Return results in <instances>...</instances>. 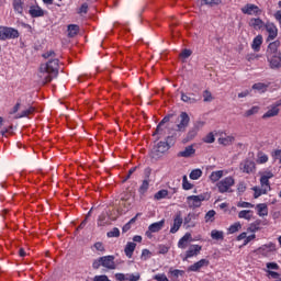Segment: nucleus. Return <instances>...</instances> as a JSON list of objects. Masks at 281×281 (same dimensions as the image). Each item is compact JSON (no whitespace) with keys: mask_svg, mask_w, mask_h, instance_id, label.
Returning <instances> with one entry per match:
<instances>
[{"mask_svg":"<svg viewBox=\"0 0 281 281\" xmlns=\"http://www.w3.org/2000/svg\"><path fill=\"white\" fill-rule=\"evenodd\" d=\"M58 58L49 59L46 64H42L40 66V71L37 74L38 82L41 85H47V82H52L54 78L58 77Z\"/></svg>","mask_w":281,"mask_h":281,"instance_id":"nucleus-1","label":"nucleus"},{"mask_svg":"<svg viewBox=\"0 0 281 281\" xmlns=\"http://www.w3.org/2000/svg\"><path fill=\"white\" fill-rule=\"evenodd\" d=\"M100 267H104V269H108L109 271H113V269H116V265H115V257L114 256H103L100 257L98 259H95L92 262V269H100Z\"/></svg>","mask_w":281,"mask_h":281,"instance_id":"nucleus-2","label":"nucleus"},{"mask_svg":"<svg viewBox=\"0 0 281 281\" xmlns=\"http://www.w3.org/2000/svg\"><path fill=\"white\" fill-rule=\"evenodd\" d=\"M190 126V115L187 112H181L176 121V131L178 133H186Z\"/></svg>","mask_w":281,"mask_h":281,"instance_id":"nucleus-3","label":"nucleus"},{"mask_svg":"<svg viewBox=\"0 0 281 281\" xmlns=\"http://www.w3.org/2000/svg\"><path fill=\"white\" fill-rule=\"evenodd\" d=\"M170 150V145L168 143L159 142L156 146L153 147L150 151L151 159H161L166 153Z\"/></svg>","mask_w":281,"mask_h":281,"instance_id":"nucleus-4","label":"nucleus"},{"mask_svg":"<svg viewBox=\"0 0 281 281\" xmlns=\"http://www.w3.org/2000/svg\"><path fill=\"white\" fill-rule=\"evenodd\" d=\"M205 126V122L203 121H196L193 123V126L190 127V130L187 133V136L183 138V144H188V142H192L196 135H199V130L203 128Z\"/></svg>","mask_w":281,"mask_h":281,"instance_id":"nucleus-5","label":"nucleus"},{"mask_svg":"<svg viewBox=\"0 0 281 281\" xmlns=\"http://www.w3.org/2000/svg\"><path fill=\"white\" fill-rule=\"evenodd\" d=\"M234 183H236V181L234 180L233 177H226L216 183L217 190L221 194H225V192H232L229 188H232Z\"/></svg>","mask_w":281,"mask_h":281,"instance_id":"nucleus-6","label":"nucleus"},{"mask_svg":"<svg viewBox=\"0 0 281 281\" xmlns=\"http://www.w3.org/2000/svg\"><path fill=\"white\" fill-rule=\"evenodd\" d=\"M0 38L7 41V38H19V31L8 26H0Z\"/></svg>","mask_w":281,"mask_h":281,"instance_id":"nucleus-7","label":"nucleus"},{"mask_svg":"<svg viewBox=\"0 0 281 281\" xmlns=\"http://www.w3.org/2000/svg\"><path fill=\"white\" fill-rule=\"evenodd\" d=\"M205 199V195H189L187 198V203L190 210H195V207H201V203H203V200Z\"/></svg>","mask_w":281,"mask_h":281,"instance_id":"nucleus-8","label":"nucleus"},{"mask_svg":"<svg viewBox=\"0 0 281 281\" xmlns=\"http://www.w3.org/2000/svg\"><path fill=\"white\" fill-rule=\"evenodd\" d=\"M164 225H166V220H161L160 222L150 224L148 226V231L146 232V236L150 238L151 234H157V232H161V229H164Z\"/></svg>","mask_w":281,"mask_h":281,"instance_id":"nucleus-9","label":"nucleus"},{"mask_svg":"<svg viewBox=\"0 0 281 281\" xmlns=\"http://www.w3.org/2000/svg\"><path fill=\"white\" fill-rule=\"evenodd\" d=\"M270 69H281V53L267 57Z\"/></svg>","mask_w":281,"mask_h":281,"instance_id":"nucleus-10","label":"nucleus"},{"mask_svg":"<svg viewBox=\"0 0 281 281\" xmlns=\"http://www.w3.org/2000/svg\"><path fill=\"white\" fill-rule=\"evenodd\" d=\"M241 12L243 14H248L250 16L251 15L258 16V14H260L261 11H260V8H258V5L248 3L241 8Z\"/></svg>","mask_w":281,"mask_h":281,"instance_id":"nucleus-11","label":"nucleus"},{"mask_svg":"<svg viewBox=\"0 0 281 281\" xmlns=\"http://www.w3.org/2000/svg\"><path fill=\"white\" fill-rule=\"evenodd\" d=\"M181 225H183V217H181V211H179L173 218V227L170 228V234H177Z\"/></svg>","mask_w":281,"mask_h":281,"instance_id":"nucleus-12","label":"nucleus"},{"mask_svg":"<svg viewBox=\"0 0 281 281\" xmlns=\"http://www.w3.org/2000/svg\"><path fill=\"white\" fill-rule=\"evenodd\" d=\"M280 47V41H274L270 43L266 50V58L269 56H278V48Z\"/></svg>","mask_w":281,"mask_h":281,"instance_id":"nucleus-13","label":"nucleus"},{"mask_svg":"<svg viewBox=\"0 0 281 281\" xmlns=\"http://www.w3.org/2000/svg\"><path fill=\"white\" fill-rule=\"evenodd\" d=\"M280 115V108H277L273 103L268 106V111L262 115V120H269L270 117H278Z\"/></svg>","mask_w":281,"mask_h":281,"instance_id":"nucleus-14","label":"nucleus"},{"mask_svg":"<svg viewBox=\"0 0 281 281\" xmlns=\"http://www.w3.org/2000/svg\"><path fill=\"white\" fill-rule=\"evenodd\" d=\"M172 117H175V114H167L157 125L156 131L153 133V136L155 137V135H161L164 133V128H161V126H164V124H168V122H170Z\"/></svg>","mask_w":281,"mask_h":281,"instance_id":"nucleus-15","label":"nucleus"},{"mask_svg":"<svg viewBox=\"0 0 281 281\" xmlns=\"http://www.w3.org/2000/svg\"><path fill=\"white\" fill-rule=\"evenodd\" d=\"M196 149H194V145L187 146L182 151L178 153V157H183L188 159L190 157H194Z\"/></svg>","mask_w":281,"mask_h":281,"instance_id":"nucleus-16","label":"nucleus"},{"mask_svg":"<svg viewBox=\"0 0 281 281\" xmlns=\"http://www.w3.org/2000/svg\"><path fill=\"white\" fill-rule=\"evenodd\" d=\"M240 168L243 172H246V175H250V172H254V170H256V162H254V160H245L240 164Z\"/></svg>","mask_w":281,"mask_h":281,"instance_id":"nucleus-17","label":"nucleus"},{"mask_svg":"<svg viewBox=\"0 0 281 281\" xmlns=\"http://www.w3.org/2000/svg\"><path fill=\"white\" fill-rule=\"evenodd\" d=\"M202 247L200 245H191L187 250L186 257L183 260H188V258H192L194 256H199L201 254Z\"/></svg>","mask_w":281,"mask_h":281,"instance_id":"nucleus-18","label":"nucleus"},{"mask_svg":"<svg viewBox=\"0 0 281 281\" xmlns=\"http://www.w3.org/2000/svg\"><path fill=\"white\" fill-rule=\"evenodd\" d=\"M265 27L269 33L267 41H273L278 36V27L273 23H267Z\"/></svg>","mask_w":281,"mask_h":281,"instance_id":"nucleus-19","label":"nucleus"},{"mask_svg":"<svg viewBox=\"0 0 281 281\" xmlns=\"http://www.w3.org/2000/svg\"><path fill=\"white\" fill-rule=\"evenodd\" d=\"M210 265V260L207 259H201L200 261H196L195 263L191 265L188 269V271H199L200 269H203V267H207Z\"/></svg>","mask_w":281,"mask_h":281,"instance_id":"nucleus-20","label":"nucleus"},{"mask_svg":"<svg viewBox=\"0 0 281 281\" xmlns=\"http://www.w3.org/2000/svg\"><path fill=\"white\" fill-rule=\"evenodd\" d=\"M188 243H192V234L186 233L183 237L178 241L179 249H186L188 247Z\"/></svg>","mask_w":281,"mask_h":281,"instance_id":"nucleus-21","label":"nucleus"},{"mask_svg":"<svg viewBox=\"0 0 281 281\" xmlns=\"http://www.w3.org/2000/svg\"><path fill=\"white\" fill-rule=\"evenodd\" d=\"M181 100L182 102H186V104H196V102H199V98H196L194 93L188 95L184 92H181Z\"/></svg>","mask_w":281,"mask_h":281,"instance_id":"nucleus-22","label":"nucleus"},{"mask_svg":"<svg viewBox=\"0 0 281 281\" xmlns=\"http://www.w3.org/2000/svg\"><path fill=\"white\" fill-rule=\"evenodd\" d=\"M250 27H254V30H262V27L266 26L265 22L259 18H252L249 21Z\"/></svg>","mask_w":281,"mask_h":281,"instance_id":"nucleus-23","label":"nucleus"},{"mask_svg":"<svg viewBox=\"0 0 281 281\" xmlns=\"http://www.w3.org/2000/svg\"><path fill=\"white\" fill-rule=\"evenodd\" d=\"M137 247V244L130 241L126 244L124 248L125 256L127 258H133V252L135 251V248Z\"/></svg>","mask_w":281,"mask_h":281,"instance_id":"nucleus-24","label":"nucleus"},{"mask_svg":"<svg viewBox=\"0 0 281 281\" xmlns=\"http://www.w3.org/2000/svg\"><path fill=\"white\" fill-rule=\"evenodd\" d=\"M29 13L31 14V16H33L34 19L38 18V16H44L45 15V11H43V9H41L40 7H32L29 10Z\"/></svg>","mask_w":281,"mask_h":281,"instance_id":"nucleus-25","label":"nucleus"},{"mask_svg":"<svg viewBox=\"0 0 281 281\" xmlns=\"http://www.w3.org/2000/svg\"><path fill=\"white\" fill-rule=\"evenodd\" d=\"M262 45V35H257L251 44V47L254 49V52H260V47Z\"/></svg>","mask_w":281,"mask_h":281,"instance_id":"nucleus-26","label":"nucleus"},{"mask_svg":"<svg viewBox=\"0 0 281 281\" xmlns=\"http://www.w3.org/2000/svg\"><path fill=\"white\" fill-rule=\"evenodd\" d=\"M80 32V26L77 24H70L68 25V36L69 38H74V36H77Z\"/></svg>","mask_w":281,"mask_h":281,"instance_id":"nucleus-27","label":"nucleus"},{"mask_svg":"<svg viewBox=\"0 0 281 281\" xmlns=\"http://www.w3.org/2000/svg\"><path fill=\"white\" fill-rule=\"evenodd\" d=\"M235 139L236 138L234 136L222 137V138H218V144H221L222 146H232Z\"/></svg>","mask_w":281,"mask_h":281,"instance_id":"nucleus-28","label":"nucleus"},{"mask_svg":"<svg viewBox=\"0 0 281 281\" xmlns=\"http://www.w3.org/2000/svg\"><path fill=\"white\" fill-rule=\"evenodd\" d=\"M120 204L123 205V207H125V210H128V207H131V194L124 193V195L121 196Z\"/></svg>","mask_w":281,"mask_h":281,"instance_id":"nucleus-29","label":"nucleus"},{"mask_svg":"<svg viewBox=\"0 0 281 281\" xmlns=\"http://www.w3.org/2000/svg\"><path fill=\"white\" fill-rule=\"evenodd\" d=\"M257 210H258V215L259 216H268L269 214V209L265 203L257 204Z\"/></svg>","mask_w":281,"mask_h":281,"instance_id":"nucleus-30","label":"nucleus"},{"mask_svg":"<svg viewBox=\"0 0 281 281\" xmlns=\"http://www.w3.org/2000/svg\"><path fill=\"white\" fill-rule=\"evenodd\" d=\"M223 175H224L223 170L213 171L210 176V179L213 183H216V181H220L221 179H223Z\"/></svg>","mask_w":281,"mask_h":281,"instance_id":"nucleus-31","label":"nucleus"},{"mask_svg":"<svg viewBox=\"0 0 281 281\" xmlns=\"http://www.w3.org/2000/svg\"><path fill=\"white\" fill-rule=\"evenodd\" d=\"M254 199H258L259 196H262V194H267V192H269V189H265V188H258V187H254Z\"/></svg>","mask_w":281,"mask_h":281,"instance_id":"nucleus-32","label":"nucleus"},{"mask_svg":"<svg viewBox=\"0 0 281 281\" xmlns=\"http://www.w3.org/2000/svg\"><path fill=\"white\" fill-rule=\"evenodd\" d=\"M35 109L33 106H30L29 109L22 111L19 115H16L15 120H21V117H27V115H32Z\"/></svg>","mask_w":281,"mask_h":281,"instance_id":"nucleus-33","label":"nucleus"},{"mask_svg":"<svg viewBox=\"0 0 281 281\" xmlns=\"http://www.w3.org/2000/svg\"><path fill=\"white\" fill-rule=\"evenodd\" d=\"M13 8L18 14H23V0H14Z\"/></svg>","mask_w":281,"mask_h":281,"instance_id":"nucleus-34","label":"nucleus"},{"mask_svg":"<svg viewBox=\"0 0 281 281\" xmlns=\"http://www.w3.org/2000/svg\"><path fill=\"white\" fill-rule=\"evenodd\" d=\"M203 176V171L201 169H193L190 172V179H192L193 181H196V179H201V177Z\"/></svg>","mask_w":281,"mask_h":281,"instance_id":"nucleus-35","label":"nucleus"},{"mask_svg":"<svg viewBox=\"0 0 281 281\" xmlns=\"http://www.w3.org/2000/svg\"><path fill=\"white\" fill-rule=\"evenodd\" d=\"M166 196H168V190L162 189L155 193L154 199L156 201H161V199H166Z\"/></svg>","mask_w":281,"mask_h":281,"instance_id":"nucleus-36","label":"nucleus"},{"mask_svg":"<svg viewBox=\"0 0 281 281\" xmlns=\"http://www.w3.org/2000/svg\"><path fill=\"white\" fill-rule=\"evenodd\" d=\"M211 238H213V240H223V238H224L223 232L216 231V229L212 231Z\"/></svg>","mask_w":281,"mask_h":281,"instance_id":"nucleus-37","label":"nucleus"},{"mask_svg":"<svg viewBox=\"0 0 281 281\" xmlns=\"http://www.w3.org/2000/svg\"><path fill=\"white\" fill-rule=\"evenodd\" d=\"M239 218H245L246 221H251V211L244 210L238 213Z\"/></svg>","mask_w":281,"mask_h":281,"instance_id":"nucleus-38","label":"nucleus"},{"mask_svg":"<svg viewBox=\"0 0 281 281\" xmlns=\"http://www.w3.org/2000/svg\"><path fill=\"white\" fill-rule=\"evenodd\" d=\"M258 111H260V106L255 105L245 112V117H251V115H256V113H258Z\"/></svg>","mask_w":281,"mask_h":281,"instance_id":"nucleus-39","label":"nucleus"},{"mask_svg":"<svg viewBox=\"0 0 281 281\" xmlns=\"http://www.w3.org/2000/svg\"><path fill=\"white\" fill-rule=\"evenodd\" d=\"M214 216H216V211L211 210L205 214V222L206 223H214Z\"/></svg>","mask_w":281,"mask_h":281,"instance_id":"nucleus-40","label":"nucleus"},{"mask_svg":"<svg viewBox=\"0 0 281 281\" xmlns=\"http://www.w3.org/2000/svg\"><path fill=\"white\" fill-rule=\"evenodd\" d=\"M108 238H120V228L114 227L112 231L106 233Z\"/></svg>","mask_w":281,"mask_h":281,"instance_id":"nucleus-41","label":"nucleus"},{"mask_svg":"<svg viewBox=\"0 0 281 281\" xmlns=\"http://www.w3.org/2000/svg\"><path fill=\"white\" fill-rule=\"evenodd\" d=\"M204 5H210L211 8H214V5H221L223 3V0H202Z\"/></svg>","mask_w":281,"mask_h":281,"instance_id":"nucleus-42","label":"nucleus"},{"mask_svg":"<svg viewBox=\"0 0 281 281\" xmlns=\"http://www.w3.org/2000/svg\"><path fill=\"white\" fill-rule=\"evenodd\" d=\"M267 85L262 83V82H258L252 85V89L256 91H262V93H265V91H267Z\"/></svg>","mask_w":281,"mask_h":281,"instance_id":"nucleus-43","label":"nucleus"},{"mask_svg":"<svg viewBox=\"0 0 281 281\" xmlns=\"http://www.w3.org/2000/svg\"><path fill=\"white\" fill-rule=\"evenodd\" d=\"M149 186H150V183L148 182V180H144L143 183H142V186H140L139 189H138V192H139L140 194H145V192L148 191V187H149Z\"/></svg>","mask_w":281,"mask_h":281,"instance_id":"nucleus-44","label":"nucleus"},{"mask_svg":"<svg viewBox=\"0 0 281 281\" xmlns=\"http://www.w3.org/2000/svg\"><path fill=\"white\" fill-rule=\"evenodd\" d=\"M260 183H261V187L263 188V189H266V190H271V186H269V180H268V178H266L265 176H262L261 178H260Z\"/></svg>","mask_w":281,"mask_h":281,"instance_id":"nucleus-45","label":"nucleus"},{"mask_svg":"<svg viewBox=\"0 0 281 281\" xmlns=\"http://www.w3.org/2000/svg\"><path fill=\"white\" fill-rule=\"evenodd\" d=\"M182 188L183 190H192V183L188 181V176H183L182 178Z\"/></svg>","mask_w":281,"mask_h":281,"instance_id":"nucleus-46","label":"nucleus"},{"mask_svg":"<svg viewBox=\"0 0 281 281\" xmlns=\"http://www.w3.org/2000/svg\"><path fill=\"white\" fill-rule=\"evenodd\" d=\"M203 98L204 102H212V100H214V97H212V92H210V90L203 91Z\"/></svg>","mask_w":281,"mask_h":281,"instance_id":"nucleus-47","label":"nucleus"},{"mask_svg":"<svg viewBox=\"0 0 281 281\" xmlns=\"http://www.w3.org/2000/svg\"><path fill=\"white\" fill-rule=\"evenodd\" d=\"M203 142L205 144H214L215 142V138H214V133H209L204 138H203Z\"/></svg>","mask_w":281,"mask_h":281,"instance_id":"nucleus-48","label":"nucleus"},{"mask_svg":"<svg viewBox=\"0 0 281 281\" xmlns=\"http://www.w3.org/2000/svg\"><path fill=\"white\" fill-rule=\"evenodd\" d=\"M272 158H273V161H279V164L281 165V149H276L272 153Z\"/></svg>","mask_w":281,"mask_h":281,"instance_id":"nucleus-49","label":"nucleus"},{"mask_svg":"<svg viewBox=\"0 0 281 281\" xmlns=\"http://www.w3.org/2000/svg\"><path fill=\"white\" fill-rule=\"evenodd\" d=\"M241 225L240 223H235L233 225H231V227L228 228L229 234H236V232H238V229H240Z\"/></svg>","mask_w":281,"mask_h":281,"instance_id":"nucleus-50","label":"nucleus"},{"mask_svg":"<svg viewBox=\"0 0 281 281\" xmlns=\"http://www.w3.org/2000/svg\"><path fill=\"white\" fill-rule=\"evenodd\" d=\"M245 190H247V184L245 182H239L237 184V192H238V194L245 193Z\"/></svg>","mask_w":281,"mask_h":281,"instance_id":"nucleus-51","label":"nucleus"},{"mask_svg":"<svg viewBox=\"0 0 281 281\" xmlns=\"http://www.w3.org/2000/svg\"><path fill=\"white\" fill-rule=\"evenodd\" d=\"M77 12L78 14H87L89 12V4L83 3Z\"/></svg>","mask_w":281,"mask_h":281,"instance_id":"nucleus-52","label":"nucleus"},{"mask_svg":"<svg viewBox=\"0 0 281 281\" xmlns=\"http://www.w3.org/2000/svg\"><path fill=\"white\" fill-rule=\"evenodd\" d=\"M192 218H196V214H194V213H189V214L184 217V225H189V223H192Z\"/></svg>","mask_w":281,"mask_h":281,"instance_id":"nucleus-53","label":"nucleus"},{"mask_svg":"<svg viewBox=\"0 0 281 281\" xmlns=\"http://www.w3.org/2000/svg\"><path fill=\"white\" fill-rule=\"evenodd\" d=\"M266 267L267 269H269V271L271 270L278 271V269H280V266H278V263L276 262H268Z\"/></svg>","mask_w":281,"mask_h":281,"instance_id":"nucleus-54","label":"nucleus"},{"mask_svg":"<svg viewBox=\"0 0 281 281\" xmlns=\"http://www.w3.org/2000/svg\"><path fill=\"white\" fill-rule=\"evenodd\" d=\"M140 258L142 260H148V258H150V250L143 249Z\"/></svg>","mask_w":281,"mask_h":281,"instance_id":"nucleus-55","label":"nucleus"},{"mask_svg":"<svg viewBox=\"0 0 281 281\" xmlns=\"http://www.w3.org/2000/svg\"><path fill=\"white\" fill-rule=\"evenodd\" d=\"M42 56H43V58H56V52L48 50V52L44 53Z\"/></svg>","mask_w":281,"mask_h":281,"instance_id":"nucleus-56","label":"nucleus"},{"mask_svg":"<svg viewBox=\"0 0 281 281\" xmlns=\"http://www.w3.org/2000/svg\"><path fill=\"white\" fill-rule=\"evenodd\" d=\"M93 281H111L106 274L95 276Z\"/></svg>","mask_w":281,"mask_h":281,"instance_id":"nucleus-57","label":"nucleus"},{"mask_svg":"<svg viewBox=\"0 0 281 281\" xmlns=\"http://www.w3.org/2000/svg\"><path fill=\"white\" fill-rule=\"evenodd\" d=\"M180 56H181V58H190V56H192V52L190 49L186 48L182 50Z\"/></svg>","mask_w":281,"mask_h":281,"instance_id":"nucleus-58","label":"nucleus"},{"mask_svg":"<svg viewBox=\"0 0 281 281\" xmlns=\"http://www.w3.org/2000/svg\"><path fill=\"white\" fill-rule=\"evenodd\" d=\"M137 166L133 167L132 169L128 170L127 176L124 178L123 183H125V181H128V179H131V175H133L136 170H137Z\"/></svg>","mask_w":281,"mask_h":281,"instance_id":"nucleus-59","label":"nucleus"},{"mask_svg":"<svg viewBox=\"0 0 281 281\" xmlns=\"http://www.w3.org/2000/svg\"><path fill=\"white\" fill-rule=\"evenodd\" d=\"M139 278H142V277H140L139 272H137V273H135V274H130V277L127 278V280H128V281H139Z\"/></svg>","mask_w":281,"mask_h":281,"instance_id":"nucleus-60","label":"nucleus"},{"mask_svg":"<svg viewBox=\"0 0 281 281\" xmlns=\"http://www.w3.org/2000/svg\"><path fill=\"white\" fill-rule=\"evenodd\" d=\"M237 207H254V204L249 202H238Z\"/></svg>","mask_w":281,"mask_h":281,"instance_id":"nucleus-61","label":"nucleus"},{"mask_svg":"<svg viewBox=\"0 0 281 281\" xmlns=\"http://www.w3.org/2000/svg\"><path fill=\"white\" fill-rule=\"evenodd\" d=\"M115 279L119 281H126L128 280V278H126V276L124 273H116L115 274Z\"/></svg>","mask_w":281,"mask_h":281,"instance_id":"nucleus-62","label":"nucleus"},{"mask_svg":"<svg viewBox=\"0 0 281 281\" xmlns=\"http://www.w3.org/2000/svg\"><path fill=\"white\" fill-rule=\"evenodd\" d=\"M94 248L97 249V251H104V245L100 241L94 244Z\"/></svg>","mask_w":281,"mask_h":281,"instance_id":"nucleus-63","label":"nucleus"},{"mask_svg":"<svg viewBox=\"0 0 281 281\" xmlns=\"http://www.w3.org/2000/svg\"><path fill=\"white\" fill-rule=\"evenodd\" d=\"M269 276H271V278H273L274 280H278V278H280V273L276 272V271H271L268 270L267 271Z\"/></svg>","mask_w":281,"mask_h":281,"instance_id":"nucleus-64","label":"nucleus"}]
</instances>
